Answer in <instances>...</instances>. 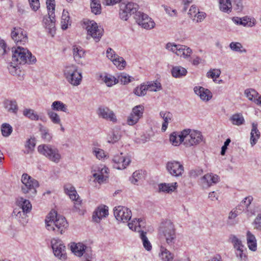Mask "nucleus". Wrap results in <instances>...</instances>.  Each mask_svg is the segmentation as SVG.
I'll return each mask as SVG.
<instances>
[{"label":"nucleus","instance_id":"30","mask_svg":"<svg viewBox=\"0 0 261 261\" xmlns=\"http://www.w3.org/2000/svg\"><path fill=\"white\" fill-rule=\"evenodd\" d=\"M27 212H24L19 208H16L13 212V216H15V219L22 224H24L27 222Z\"/></svg>","mask_w":261,"mask_h":261},{"label":"nucleus","instance_id":"41","mask_svg":"<svg viewBox=\"0 0 261 261\" xmlns=\"http://www.w3.org/2000/svg\"><path fill=\"white\" fill-rule=\"evenodd\" d=\"M46 112L49 119L54 124L61 125V118L56 112L50 110H47Z\"/></svg>","mask_w":261,"mask_h":261},{"label":"nucleus","instance_id":"15","mask_svg":"<svg viewBox=\"0 0 261 261\" xmlns=\"http://www.w3.org/2000/svg\"><path fill=\"white\" fill-rule=\"evenodd\" d=\"M51 244L55 255L61 259H65L67 257L66 247L62 241L54 239L51 241Z\"/></svg>","mask_w":261,"mask_h":261},{"label":"nucleus","instance_id":"27","mask_svg":"<svg viewBox=\"0 0 261 261\" xmlns=\"http://www.w3.org/2000/svg\"><path fill=\"white\" fill-rule=\"evenodd\" d=\"M250 136V143L252 146H254L260 137V132L257 129V124L254 122L252 123V129Z\"/></svg>","mask_w":261,"mask_h":261},{"label":"nucleus","instance_id":"32","mask_svg":"<svg viewBox=\"0 0 261 261\" xmlns=\"http://www.w3.org/2000/svg\"><path fill=\"white\" fill-rule=\"evenodd\" d=\"M3 106L8 111L16 113L18 110L17 102L15 100L5 99L3 101Z\"/></svg>","mask_w":261,"mask_h":261},{"label":"nucleus","instance_id":"5","mask_svg":"<svg viewBox=\"0 0 261 261\" xmlns=\"http://www.w3.org/2000/svg\"><path fill=\"white\" fill-rule=\"evenodd\" d=\"M64 74L67 81L72 86H77L82 82V73L78 71V67L75 65L70 64L65 66Z\"/></svg>","mask_w":261,"mask_h":261},{"label":"nucleus","instance_id":"36","mask_svg":"<svg viewBox=\"0 0 261 261\" xmlns=\"http://www.w3.org/2000/svg\"><path fill=\"white\" fill-rule=\"evenodd\" d=\"M86 246L84 245L83 243H73L71 245V250L76 256H82Z\"/></svg>","mask_w":261,"mask_h":261},{"label":"nucleus","instance_id":"55","mask_svg":"<svg viewBox=\"0 0 261 261\" xmlns=\"http://www.w3.org/2000/svg\"><path fill=\"white\" fill-rule=\"evenodd\" d=\"M69 20V16L68 12L64 10L63 11L61 20L62 29L63 30H66L67 29Z\"/></svg>","mask_w":261,"mask_h":261},{"label":"nucleus","instance_id":"14","mask_svg":"<svg viewBox=\"0 0 261 261\" xmlns=\"http://www.w3.org/2000/svg\"><path fill=\"white\" fill-rule=\"evenodd\" d=\"M168 172L173 176H181L184 172L183 165L178 161H171L167 163L166 166Z\"/></svg>","mask_w":261,"mask_h":261},{"label":"nucleus","instance_id":"24","mask_svg":"<svg viewBox=\"0 0 261 261\" xmlns=\"http://www.w3.org/2000/svg\"><path fill=\"white\" fill-rule=\"evenodd\" d=\"M245 94L249 100L254 102L257 105L261 106V96L254 89H248L245 91Z\"/></svg>","mask_w":261,"mask_h":261},{"label":"nucleus","instance_id":"21","mask_svg":"<svg viewBox=\"0 0 261 261\" xmlns=\"http://www.w3.org/2000/svg\"><path fill=\"white\" fill-rule=\"evenodd\" d=\"M97 114L99 117L103 119L110 120L112 122H116L117 120L113 112L107 107H99L98 109Z\"/></svg>","mask_w":261,"mask_h":261},{"label":"nucleus","instance_id":"7","mask_svg":"<svg viewBox=\"0 0 261 261\" xmlns=\"http://www.w3.org/2000/svg\"><path fill=\"white\" fill-rule=\"evenodd\" d=\"M21 182L22 183L21 187L22 192L28 194L29 197H34L37 193L36 188L39 187L38 181L24 173L22 175Z\"/></svg>","mask_w":261,"mask_h":261},{"label":"nucleus","instance_id":"13","mask_svg":"<svg viewBox=\"0 0 261 261\" xmlns=\"http://www.w3.org/2000/svg\"><path fill=\"white\" fill-rule=\"evenodd\" d=\"M114 215L118 221L127 222L132 217V212L127 207L118 206L114 208Z\"/></svg>","mask_w":261,"mask_h":261},{"label":"nucleus","instance_id":"1","mask_svg":"<svg viewBox=\"0 0 261 261\" xmlns=\"http://www.w3.org/2000/svg\"><path fill=\"white\" fill-rule=\"evenodd\" d=\"M1 48L3 49V55H10L12 56V60L17 64H24L25 63H33L36 61V58L27 48L17 46L16 48L12 47L11 50L7 46L4 40L1 39Z\"/></svg>","mask_w":261,"mask_h":261},{"label":"nucleus","instance_id":"31","mask_svg":"<svg viewBox=\"0 0 261 261\" xmlns=\"http://www.w3.org/2000/svg\"><path fill=\"white\" fill-rule=\"evenodd\" d=\"M187 73V69L180 66H174L171 69L172 75L175 78H181Z\"/></svg>","mask_w":261,"mask_h":261},{"label":"nucleus","instance_id":"54","mask_svg":"<svg viewBox=\"0 0 261 261\" xmlns=\"http://www.w3.org/2000/svg\"><path fill=\"white\" fill-rule=\"evenodd\" d=\"M143 111L144 107L142 105H138L133 109L131 113L140 119L143 116Z\"/></svg>","mask_w":261,"mask_h":261},{"label":"nucleus","instance_id":"60","mask_svg":"<svg viewBox=\"0 0 261 261\" xmlns=\"http://www.w3.org/2000/svg\"><path fill=\"white\" fill-rule=\"evenodd\" d=\"M74 200L75 201L74 206L75 210L78 212L79 214L84 215L85 211L81 208L82 207V200L80 199L79 196H77L76 199H74Z\"/></svg>","mask_w":261,"mask_h":261},{"label":"nucleus","instance_id":"9","mask_svg":"<svg viewBox=\"0 0 261 261\" xmlns=\"http://www.w3.org/2000/svg\"><path fill=\"white\" fill-rule=\"evenodd\" d=\"M166 48L177 56L182 57L184 59H189L192 54V49L186 45L176 44L174 43L168 42L166 45Z\"/></svg>","mask_w":261,"mask_h":261},{"label":"nucleus","instance_id":"58","mask_svg":"<svg viewBox=\"0 0 261 261\" xmlns=\"http://www.w3.org/2000/svg\"><path fill=\"white\" fill-rule=\"evenodd\" d=\"M242 20L244 27H252L255 25L256 22L255 19L248 16L243 17Z\"/></svg>","mask_w":261,"mask_h":261},{"label":"nucleus","instance_id":"47","mask_svg":"<svg viewBox=\"0 0 261 261\" xmlns=\"http://www.w3.org/2000/svg\"><path fill=\"white\" fill-rule=\"evenodd\" d=\"M13 128L8 123H4L1 125V133L4 137H9L12 133Z\"/></svg>","mask_w":261,"mask_h":261},{"label":"nucleus","instance_id":"49","mask_svg":"<svg viewBox=\"0 0 261 261\" xmlns=\"http://www.w3.org/2000/svg\"><path fill=\"white\" fill-rule=\"evenodd\" d=\"M147 87L145 83L137 87L134 90V93L138 96H143L147 92Z\"/></svg>","mask_w":261,"mask_h":261},{"label":"nucleus","instance_id":"12","mask_svg":"<svg viewBox=\"0 0 261 261\" xmlns=\"http://www.w3.org/2000/svg\"><path fill=\"white\" fill-rule=\"evenodd\" d=\"M86 24L87 35L95 39L96 42L98 41L102 36V29L99 27L97 24L93 20L88 21Z\"/></svg>","mask_w":261,"mask_h":261},{"label":"nucleus","instance_id":"4","mask_svg":"<svg viewBox=\"0 0 261 261\" xmlns=\"http://www.w3.org/2000/svg\"><path fill=\"white\" fill-rule=\"evenodd\" d=\"M46 5L48 10V16L44 17L43 20L45 27L48 30L49 33L54 36L55 33V0H46Z\"/></svg>","mask_w":261,"mask_h":261},{"label":"nucleus","instance_id":"20","mask_svg":"<svg viewBox=\"0 0 261 261\" xmlns=\"http://www.w3.org/2000/svg\"><path fill=\"white\" fill-rule=\"evenodd\" d=\"M253 197L251 196H249L245 197L241 202L245 207L246 209V214L248 216L254 215L256 213L259 212L258 207L251 204L253 201Z\"/></svg>","mask_w":261,"mask_h":261},{"label":"nucleus","instance_id":"3","mask_svg":"<svg viewBox=\"0 0 261 261\" xmlns=\"http://www.w3.org/2000/svg\"><path fill=\"white\" fill-rule=\"evenodd\" d=\"M158 235L161 239L165 240L166 244L174 246L176 241V232L174 223L169 219L163 220L158 228Z\"/></svg>","mask_w":261,"mask_h":261},{"label":"nucleus","instance_id":"61","mask_svg":"<svg viewBox=\"0 0 261 261\" xmlns=\"http://www.w3.org/2000/svg\"><path fill=\"white\" fill-rule=\"evenodd\" d=\"M92 12L95 14H99L101 13V5L100 2L97 3H91Z\"/></svg>","mask_w":261,"mask_h":261},{"label":"nucleus","instance_id":"39","mask_svg":"<svg viewBox=\"0 0 261 261\" xmlns=\"http://www.w3.org/2000/svg\"><path fill=\"white\" fill-rule=\"evenodd\" d=\"M160 251V257L162 261H172L174 256L170 251L163 247L161 248Z\"/></svg>","mask_w":261,"mask_h":261},{"label":"nucleus","instance_id":"43","mask_svg":"<svg viewBox=\"0 0 261 261\" xmlns=\"http://www.w3.org/2000/svg\"><path fill=\"white\" fill-rule=\"evenodd\" d=\"M147 90L150 91L156 92L162 89V85L161 83L158 81L147 82L145 84Z\"/></svg>","mask_w":261,"mask_h":261},{"label":"nucleus","instance_id":"64","mask_svg":"<svg viewBox=\"0 0 261 261\" xmlns=\"http://www.w3.org/2000/svg\"><path fill=\"white\" fill-rule=\"evenodd\" d=\"M233 3V6L234 10L237 12H241L243 8V5L242 0H231Z\"/></svg>","mask_w":261,"mask_h":261},{"label":"nucleus","instance_id":"17","mask_svg":"<svg viewBox=\"0 0 261 261\" xmlns=\"http://www.w3.org/2000/svg\"><path fill=\"white\" fill-rule=\"evenodd\" d=\"M113 167L115 169L121 170L126 168L130 164L131 160L128 156L123 155V153L114 155L113 160Z\"/></svg>","mask_w":261,"mask_h":261},{"label":"nucleus","instance_id":"34","mask_svg":"<svg viewBox=\"0 0 261 261\" xmlns=\"http://www.w3.org/2000/svg\"><path fill=\"white\" fill-rule=\"evenodd\" d=\"M170 141L174 146H177L181 142L184 143V137L182 136V131L180 133H173L170 136Z\"/></svg>","mask_w":261,"mask_h":261},{"label":"nucleus","instance_id":"8","mask_svg":"<svg viewBox=\"0 0 261 261\" xmlns=\"http://www.w3.org/2000/svg\"><path fill=\"white\" fill-rule=\"evenodd\" d=\"M182 136L184 137V144L187 147L197 145L202 141V135L197 130L185 129L182 130Z\"/></svg>","mask_w":261,"mask_h":261},{"label":"nucleus","instance_id":"16","mask_svg":"<svg viewBox=\"0 0 261 261\" xmlns=\"http://www.w3.org/2000/svg\"><path fill=\"white\" fill-rule=\"evenodd\" d=\"M229 240L233 244L234 248L236 249V255L239 257L241 261H247V256L245 251L246 249H244V246L242 245V242L234 235H231Z\"/></svg>","mask_w":261,"mask_h":261},{"label":"nucleus","instance_id":"50","mask_svg":"<svg viewBox=\"0 0 261 261\" xmlns=\"http://www.w3.org/2000/svg\"><path fill=\"white\" fill-rule=\"evenodd\" d=\"M230 49L236 52H239V53H246V50L244 48L243 46L240 42H232L229 44V45Z\"/></svg>","mask_w":261,"mask_h":261},{"label":"nucleus","instance_id":"2","mask_svg":"<svg viewBox=\"0 0 261 261\" xmlns=\"http://www.w3.org/2000/svg\"><path fill=\"white\" fill-rule=\"evenodd\" d=\"M46 227L49 231L62 234L68 226L65 218L58 215L55 211H51L45 219Z\"/></svg>","mask_w":261,"mask_h":261},{"label":"nucleus","instance_id":"62","mask_svg":"<svg viewBox=\"0 0 261 261\" xmlns=\"http://www.w3.org/2000/svg\"><path fill=\"white\" fill-rule=\"evenodd\" d=\"M221 74V71L218 69H211L207 73V76L208 77H211L213 79L218 78L219 77ZM215 81V80H214Z\"/></svg>","mask_w":261,"mask_h":261},{"label":"nucleus","instance_id":"52","mask_svg":"<svg viewBox=\"0 0 261 261\" xmlns=\"http://www.w3.org/2000/svg\"><path fill=\"white\" fill-rule=\"evenodd\" d=\"M144 172L142 170H138L134 172L132 177L130 178L131 182L133 184H136L138 181L144 178Z\"/></svg>","mask_w":261,"mask_h":261},{"label":"nucleus","instance_id":"25","mask_svg":"<svg viewBox=\"0 0 261 261\" xmlns=\"http://www.w3.org/2000/svg\"><path fill=\"white\" fill-rule=\"evenodd\" d=\"M108 168L106 167L98 168L97 172L93 173V176L98 183L100 184L108 178Z\"/></svg>","mask_w":261,"mask_h":261},{"label":"nucleus","instance_id":"57","mask_svg":"<svg viewBox=\"0 0 261 261\" xmlns=\"http://www.w3.org/2000/svg\"><path fill=\"white\" fill-rule=\"evenodd\" d=\"M104 82L108 87H111L117 82V79L112 75H105L103 79Z\"/></svg>","mask_w":261,"mask_h":261},{"label":"nucleus","instance_id":"63","mask_svg":"<svg viewBox=\"0 0 261 261\" xmlns=\"http://www.w3.org/2000/svg\"><path fill=\"white\" fill-rule=\"evenodd\" d=\"M93 153L96 156V158L99 160L102 159L106 156L104 151L98 148H94Z\"/></svg>","mask_w":261,"mask_h":261},{"label":"nucleus","instance_id":"51","mask_svg":"<svg viewBox=\"0 0 261 261\" xmlns=\"http://www.w3.org/2000/svg\"><path fill=\"white\" fill-rule=\"evenodd\" d=\"M39 130L41 133V138L45 142H49L52 138V136L49 133L48 129L43 126H41Z\"/></svg>","mask_w":261,"mask_h":261},{"label":"nucleus","instance_id":"59","mask_svg":"<svg viewBox=\"0 0 261 261\" xmlns=\"http://www.w3.org/2000/svg\"><path fill=\"white\" fill-rule=\"evenodd\" d=\"M82 256H83V258L85 259L84 261H91L92 253L91 248L86 246Z\"/></svg>","mask_w":261,"mask_h":261},{"label":"nucleus","instance_id":"38","mask_svg":"<svg viewBox=\"0 0 261 261\" xmlns=\"http://www.w3.org/2000/svg\"><path fill=\"white\" fill-rule=\"evenodd\" d=\"M73 55L75 61L79 62L80 59L84 57L85 51L82 47L77 45L73 46Z\"/></svg>","mask_w":261,"mask_h":261},{"label":"nucleus","instance_id":"56","mask_svg":"<svg viewBox=\"0 0 261 261\" xmlns=\"http://www.w3.org/2000/svg\"><path fill=\"white\" fill-rule=\"evenodd\" d=\"M17 64L16 62H11L10 65L8 66V68L9 70L10 73L14 75L18 74V72H20L19 67H18Z\"/></svg>","mask_w":261,"mask_h":261},{"label":"nucleus","instance_id":"19","mask_svg":"<svg viewBox=\"0 0 261 261\" xmlns=\"http://www.w3.org/2000/svg\"><path fill=\"white\" fill-rule=\"evenodd\" d=\"M143 17L144 19L142 21V23L140 25L142 28L145 29H151L154 28L155 25V23L154 21L151 19V18H149L148 16L144 14V13H142L140 11L136 13L135 15H134V18L136 20V22L138 24H140V17Z\"/></svg>","mask_w":261,"mask_h":261},{"label":"nucleus","instance_id":"33","mask_svg":"<svg viewBox=\"0 0 261 261\" xmlns=\"http://www.w3.org/2000/svg\"><path fill=\"white\" fill-rule=\"evenodd\" d=\"M54 112L61 111L65 113L68 112V108L67 105L63 102L59 100L54 101L51 105V110Z\"/></svg>","mask_w":261,"mask_h":261},{"label":"nucleus","instance_id":"37","mask_svg":"<svg viewBox=\"0 0 261 261\" xmlns=\"http://www.w3.org/2000/svg\"><path fill=\"white\" fill-rule=\"evenodd\" d=\"M247 241L249 249L255 251L257 249L256 240L255 236L249 231L247 233Z\"/></svg>","mask_w":261,"mask_h":261},{"label":"nucleus","instance_id":"11","mask_svg":"<svg viewBox=\"0 0 261 261\" xmlns=\"http://www.w3.org/2000/svg\"><path fill=\"white\" fill-rule=\"evenodd\" d=\"M138 5L134 3L127 4H121L120 6L119 17L121 19L127 20L132 14H136L138 9Z\"/></svg>","mask_w":261,"mask_h":261},{"label":"nucleus","instance_id":"18","mask_svg":"<svg viewBox=\"0 0 261 261\" xmlns=\"http://www.w3.org/2000/svg\"><path fill=\"white\" fill-rule=\"evenodd\" d=\"M12 39L17 44H24L28 41L27 34L25 31L20 28H14L11 31Z\"/></svg>","mask_w":261,"mask_h":261},{"label":"nucleus","instance_id":"40","mask_svg":"<svg viewBox=\"0 0 261 261\" xmlns=\"http://www.w3.org/2000/svg\"><path fill=\"white\" fill-rule=\"evenodd\" d=\"M65 192L67 194L70 198L72 200L76 199L77 196L76 191L75 188L71 185H66L64 186Z\"/></svg>","mask_w":261,"mask_h":261},{"label":"nucleus","instance_id":"35","mask_svg":"<svg viewBox=\"0 0 261 261\" xmlns=\"http://www.w3.org/2000/svg\"><path fill=\"white\" fill-rule=\"evenodd\" d=\"M177 187V183L172 184H161L159 185V189L160 192H163L167 193L174 191Z\"/></svg>","mask_w":261,"mask_h":261},{"label":"nucleus","instance_id":"29","mask_svg":"<svg viewBox=\"0 0 261 261\" xmlns=\"http://www.w3.org/2000/svg\"><path fill=\"white\" fill-rule=\"evenodd\" d=\"M16 203L19 206V208L24 212L29 213L32 210V204L29 200L24 199L22 197H18Z\"/></svg>","mask_w":261,"mask_h":261},{"label":"nucleus","instance_id":"28","mask_svg":"<svg viewBox=\"0 0 261 261\" xmlns=\"http://www.w3.org/2000/svg\"><path fill=\"white\" fill-rule=\"evenodd\" d=\"M160 115L161 118L164 120V122L162 126V130L165 132L167 128L168 123L173 117L172 114L168 111H161L160 113Z\"/></svg>","mask_w":261,"mask_h":261},{"label":"nucleus","instance_id":"48","mask_svg":"<svg viewBox=\"0 0 261 261\" xmlns=\"http://www.w3.org/2000/svg\"><path fill=\"white\" fill-rule=\"evenodd\" d=\"M134 79L128 74L125 73H120L117 76V82H120L121 84L123 85H126L132 81V80Z\"/></svg>","mask_w":261,"mask_h":261},{"label":"nucleus","instance_id":"6","mask_svg":"<svg viewBox=\"0 0 261 261\" xmlns=\"http://www.w3.org/2000/svg\"><path fill=\"white\" fill-rule=\"evenodd\" d=\"M38 151L53 162L58 163L61 159V154L59 149L55 146L50 144H41L38 146Z\"/></svg>","mask_w":261,"mask_h":261},{"label":"nucleus","instance_id":"42","mask_svg":"<svg viewBox=\"0 0 261 261\" xmlns=\"http://www.w3.org/2000/svg\"><path fill=\"white\" fill-rule=\"evenodd\" d=\"M230 121L233 125H241L245 122L244 118L241 113H237L232 115L230 118Z\"/></svg>","mask_w":261,"mask_h":261},{"label":"nucleus","instance_id":"44","mask_svg":"<svg viewBox=\"0 0 261 261\" xmlns=\"http://www.w3.org/2000/svg\"><path fill=\"white\" fill-rule=\"evenodd\" d=\"M23 115L32 120L37 121L39 119V115L33 109H24Z\"/></svg>","mask_w":261,"mask_h":261},{"label":"nucleus","instance_id":"10","mask_svg":"<svg viewBox=\"0 0 261 261\" xmlns=\"http://www.w3.org/2000/svg\"><path fill=\"white\" fill-rule=\"evenodd\" d=\"M143 224V222L142 220L135 219L132 223H128V226L130 229L140 233V237L143 242L144 248L149 251L151 249L152 246L146 236V232L141 230V226Z\"/></svg>","mask_w":261,"mask_h":261},{"label":"nucleus","instance_id":"23","mask_svg":"<svg viewBox=\"0 0 261 261\" xmlns=\"http://www.w3.org/2000/svg\"><path fill=\"white\" fill-rule=\"evenodd\" d=\"M194 91L203 101H207L212 98L213 95L210 90L202 87L196 86L194 87Z\"/></svg>","mask_w":261,"mask_h":261},{"label":"nucleus","instance_id":"22","mask_svg":"<svg viewBox=\"0 0 261 261\" xmlns=\"http://www.w3.org/2000/svg\"><path fill=\"white\" fill-rule=\"evenodd\" d=\"M108 215L109 212L107 206H99L93 213L92 219L94 222L99 223L102 218H106Z\"/></svg>","mask_w":261,"mask_h":261},{"label":"nucleus","instance_id":"26","mask_svg":"<svg viewBox=\"0 0 261 261\" xmlns=\"http://www.w3.org/2000/svg\"><path fill=\"white\" fill-rule=\"evenodd\" d=\"M202 180L203 184L207 187H210L213 184H216L219 181V177L216 174L208 173L202 177Z\"/></svg>","mask_w":261,"mask_h":261},{"label":"nucleus","instance_id":"45","mask_svg":"<svg viewBox=\"0 0 261 261\" xmlns=\"http://www.w3.org/2000/svg\"><path fill=\"white\" fill-rule=\"evenodd\" d=\"M220 10L224 12H230L232 8V4L230 0H219Z\"/></svg>","mask_w":261,"mask_h":261},{"label":"nucleus","instance_id":"46","mask_svg":"<svg viewBox=\"0 0 261 261\" xmlns=\"http://www.w3.org/2000/svg\"><path fill=\"white\" fill-rule=\"evenodd\" d=\"M121 133L118 130H113L108 137V142L110 143H115L119 140L121 138Z\"/></svg>","mask_w":261,"mask_h":261},{"label":"nucleus","instance_id":"53","mask_svg":"<svg viewBox=\"0 0 261 261\" xmlns=\"http://www.w3.org/2000/svg\"><path fill=\"white\" fill-rule=\"evenodd\" d=\"M113 64L118 67L119 69L123 68L126 66V62L124 59L119 56H117L116 58L112 61Z\"/></svg>","mask_w":261,"mask_h":261}]
</instances>
